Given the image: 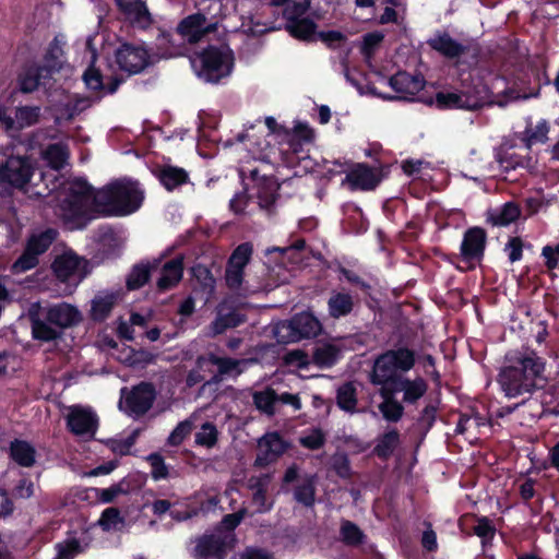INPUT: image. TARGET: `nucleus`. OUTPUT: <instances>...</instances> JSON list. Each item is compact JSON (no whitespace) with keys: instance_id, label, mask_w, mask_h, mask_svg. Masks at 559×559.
I'll return each instance as SVG.
<instances>
[{"instance_id":"2f4dec72","label":"nucleus","mask_w":559,"mask_h":559,"mask_svg":"<svg viewBox=\"0 0 559 559\" xmlns=\"http://www.w3.org/2000/svg\"><path fill=\"white\" fill-rule=\"evenodd\" d=\"M253 403L260 412L272 416L277 412V393L271 388L257 391L253 393Z\"/></svg>"},{"instance_id":"79ce46f5","label":"nucleus","mask_w":559,"mask_h":559,"mask_svg":"<svg viewBox=\"0 0 559 559\" xmlns=\"http://www.w3.org/2000/svg\"><path fill=\"white\" fill-rule=\"evenodd\" d=\"M39 117L38 107H21L15 110V128L23 129L37 122Z\"/></svg>"},{"instance_id":"473e14b6","label":"nucleus","mask_w":559,"mask_h":559,"mask_svg":"<svg viewBox=\"0 0 559 559\" xmlns=\"http://www.w3.org/2000/svg\"><path fill=\"white\" fill-rule=\"evenodd\" d=\"M381 395L384 397V401L379 405V409L383 417L389 421L395 423L400 420L404 411L401 403L392 397L393 393L385 385L381 390Z\"/></svg>"},{"instance_id":"c756f323","label":"nucleus","mask_w":559,"mask_h":559,"mask_svg":"<svg viewBox=\"0 0 559 559\" xmlns=\"http://www.w3.org/2000/svg\"><path fill=\"white\" fill-rule=\"evenodd\" d=\"M158 178L167 190H173L188 180V173L180 167L163 166L158 171Z\"/></svg>"},{"instance_id":"052dcab7","label":"nucleus","mask_w":559,"mask_h":559,"mask_svg":"<svg viewBox=\"0 0 559 559\" xmlns=\"http://www.w3.org/2000/svg\"><path fill=\"white\" fill-rule=\"evenodd\" d=\"M523 243L518 237L511 238L506 245L504 250L508 253L510 262L514 263L522 258Z\"/></svg>"},{"instance_id":"aec40b11","label":"nucleus","mask_w":559,"mask_h":559,"mask_svg":"<svg viewBox=\"0 0 559 559\" xmlns=\"http://www.w3.org/2000/svg\"><path fill=\"white\" fill-rule=\"evenodd\" d=\"M390 85L399 94L400 98L408 99L424 88L425 82L419 75L399 72L390 79Z\"/></svg>"},{"instance_id":"c85d7f7f","label":"nucleus","mask_w":559,"mask_h":559,"mask_svg":"<svg viewBox=\"0 0 559 559\" xmlns=\"http://www.w3.org/2000/svg\"><path fill=\"white\" fill-rule=\"evenodd\" d=\"M272 5L283 9V15L287 23L302 17L310 5V0H272Z\"/></svg>"},{"instance_id":"680f3d73","label":"nucleus","mask_w":559,"mask_h":559,"mask_svg":"<svg viewBox=\"0 0 559 559\" xmlns=\"http://www.w3.org/2000/svg\"><path fill=\"white\" fill-rule=\"evenodd\" d=\"M300 442L304 447L316 450L323 445L324 436L320 430H313L309 435L302 437Z\"/></svg>"},{"instance_id":"de8ad7c7","label":"nucleus","mask_w":559,"mask_h":559,"mask_svg":"<svg viewBox=\"0 0 559 559\" xmlns=\"http://www.w3.org/2000/svg\"><path fill=\"white\" fill-rule=\"evenodd\" d=\"M156 356L144 349L133 350L130 349L129 354L124 358V361L131 367L143 368L155 361Z\"/></svg>"},{"instance_id":"c9c22d12","label":"nucleus","mask_w":559,"mask_h":559,"mask_svg":"<svg viewBox=\"0 0 559 559\" xmlns=\"http://www.w3.org/2000/svg\"><path fill=\"white\" fill-rule=\"evenodd\" d=\"M43 157L51 168L58 170L67 164L69 158V151L63 144H50L43 152Z\"/></svg>"},{"instance_id":"c03bdc74","label":"nucleus","mask_w":559,"mask_h":559,"mask_svg":"<svg viewBox=\"0 0 559 559\" xmlns=\"http://www.w3.org/2000/svg\"><path fill=\"white\" fill-rule=\"evenodd\" d=\"M336 399L340 408L350 413L355 411L357 400L355 389L350 383H346L338 389Z\"/></svg>"},{"instance_id":"a19ab883","label":"nucleus","mask_w":559,"mask_h":559,"mask_svg":"<svg viewBox=\"0 0 559 559\" xmlns=\"http://www.w3.org/2000/svg\"><path fill=\"white\" fill-rule=\"evenodd\" d=\"M152 266L150 264H138L130 272L127 278L129 289H138L142 287L148 280Z\"/></svg>"},{"instance_id":"58836bf2","label":"nucleus","mask_w":559,"mask_h":559,"mask_svg":"<svg viewBox=\"0 0 559 559\" xmlns=\"http://www.w3.org/2000/svg\"><path fill=\"white\" fill-rule=\"evenodd\" d=\"M400 443V435L393 429L385 432L378 441L374 451L380 457H389Z\"/></svg>"},{"instance_id":"5fc2aeb1","label":"nucleus","mask_w":559,"mask_h":559,"mask_svg":"<svg viewBox=\"0 0 559 559\" xmlns=\"http://www.w3.org/2000/svg\"><path fill=\"white\" fill-rule=\"evenodd\" d=\"M98 523L104 530L109 531L117 528L118 524L122 523V519L117 509L108 508L103 512Z\"/></svg>"},{"instance_id":"603ef678","label":"nucleus","mask_w":559,"mask_h":559,"mask_svg":"<svg viewBox=\"0 0 559 559\" xmlns=\"http://www.w3.org/2000/svg\"><path fill=\"white\" fill-rule=\"evenodd\" d=\"M341 535L343 540L350 545H357L362 539V533L359 527L349 521L342 523Z\"/></svg>"},{"instance_id":"4c0bfd02","label":"nucleus","mask_w":559,"mask_h":559,"mask_svg":"<svg viewBox=\"0 0 559 559\" xmlns=\"http://www.w3.org/2000/svg\"><path fill=\"white\" fill-rule=\"evenodd\" d=\"M286 28L294 37L308 40L313 36L316 25L309 19L299 17L295 22L287 23Z\"/></svg>"},{"instance_id":"f257e3e1","label":"nucleus","mask_w":559,"mask_h":559,"mask_svg":"<svg viewBox=\"0 0 559 559\" xmlns=\"http://www.w3.org/2000/svg\"><path fill=\"white\" fill-rule=\"evenodd\" d=\"M143 191L133 181L120 180L93 191L84 180L69 183L57 213L70 229L82 228L95 214L124 216L142 204Z\"/></svg>"},{"instance_id":"e433bc0d","label":"nucleus","mask_w":559,"mask_h":559,"mask_svg":"<svg viewBox=\"0 0 559 559\" xmlns=\"http://www.w3.org/2000/svg\"><path fill=\"white\" fill-rule=\"evenodd\" d=\"M219 432L213 423L206 421L201 425L194 435V443L206 449L214 448L218 442Z\"/></svg>"},{"instance_id":"ea45409f","label":"nucleus","mask_w":559,"mask_h":559,"mask_svg":"<svg viewBox=\"0 0 559 559\" xmlns=\"http://www.w3.org/2000/svg\"><path fill=\"white\" fill-rule=\"evenodd\" d=\"M338 354L340 352L336 346L323 344L316 348L313 359L321 367H330L337 360Z\"/></svg>"},{"instance_id":"bb28decb","label":"nucleus","mask_w":559,"mask_h":559,"mask_svg":"<svg viewBox=\"0 0 559 559\" xmlns=\"http://www.w3.org/2000/svg\"><path fill=\"white\" fill-rule=\"evenodd\" d=\"M93 38L88 37L86 47L90 52L91 64L83 74V80L86 86L91 90L98 91L105 88L104 78L98 68H96V49L92 45Z\"/></svg>"},{"instance_id":"7c9ffc66","label":"nucleus","mask_w":559,"mask_h":559,"mask_svg":"<svg viewBox=\"0 0 559 559\" xmlns=\"http://www.w3.org/2000/svg\"><path fill=\"white\" fill-rule=\"evenodd\" d=\"M429 45L440 53L449 58L462 55L465 48L449 35H439L429 40Z\"/></svg>"},{"instance_id":"20e7f679","label":"nucleus","mask_w":559,"mask_h":559,"mask_svg":"<svg viewBox=\"0 0 559 559\" xmlns=\"http://www.w3.org/2000/svg\"><path fill=\"white\" fill-rule=\"evenodd\" d=\"M27 317L35 340L51 342L61 337L62 331L73 328L82 321L80 310L68 302L29 305Z\"/></svg>"},{"instance_id":"f8f14e48","label":"nucleus","mask_w":559,"mask_h":559,"mask_svg":"<svg viewBox=\"0 0 559 559\" xmlns=\"http://www.w3.org/2000/svg\"><path fill=\"white\" fill-rule=\"evenodd\" d=\"M155 399V391L152 384L141 383L127 393L120 406L131 415H143L146 413Z\"/></svg>"},{"instance_id":"7ed1b4c3","label":"nucleus","mask_w":559,"mask_h":559,"mask_svg":"<svg viewBox=\"0 0 559 559\" xmlns=\"http://www.w3.org/2000/svg\"><path fill=\"white\" fill-rule=\"evenodd\" d=\"M546 365L533 350L512 352L506 356L498 374V383L508 397L531 394L546 385Z\"/></svg>"},{"instance_id":"39448f33","label":"nucleus","mask_w":559,"mask_h":559,"mask_svg":"<svg viewBox=\"0 0 559 559\" xmlns=\"http://www.w3.org/2000/svg\"><path fill=\"white\" fill-rule=\"evenodd\" d=\"M195 74L205 82L216 83L229 75L233 55L228 47H209L191 60Z\"/></svg>"},{"instance_id":"3c124183","label":"nucleus","mask_w":559,"mask_h":559,"mask_svg":"<svg viewBox=\"0 0 559 559\" xmlns=\"http://www.w3.org/2000/svg\"><path fill=\"white\" fill-rule=\"evenodd\" d=\"M473 531L481 539L483 546L491 542L496 532L493 525L487 518L478 519Z\"/></svg>"},{"instance_id":"72a5a7b5","label":"nucleus","mask_w":559,"mask_h":559,"mask_svg":"<svg viewBox=\"0 0 559 559\" xmlns=\"http://www.w3.org/2000/svg\"><path fill=\"white\" fill-rule=\"evenodd\" d=\"M329 313L337 319L347 316L354 306L353 297L345 293H334L328 301Z\"/></svg>"},{"instance_id":"774afa93","label":"nucleus","mask_w":559,"mask_h":559,"mask_svg":"<svg viewBox=\"0 0 559 559\" xmlns=\"http://www.w3.org/2000/svg\"><path fill=\"white\" fill-rule=\"evenodd\" d=\"M240 559H273V557L269 552H266L262 549L247 548L240 555Z\"/></svg>"},{"instance_id":"423d86ee","label":"nucleus","mask_w":559,"mask_h":559,"mask_svg":"<svg viewBox=\"0 0 559 559\" xmlns=\"http://www.w3.org/2000/svg\"><path fill=\"white\" fill-rule=\"evenodd\" d=\"M321 330V324L311 313L296 314L289 321L276 324L274 334L281 343L297 342L301 338L316 336Z\"/></svg>"},{"instance_id":"f3484780","label":"nucleus","mask_w":559,"mask_h":559,"mask_svg":"<svg viewBox=\"0 0 559 559\" xmlns=\"http://www.w3.org/2000/svg\"><path fill=\"white\" fill-rule=\"evenodd\" d=\"M486 233L479 227L469 228L463 237L461 254L466 261H479L484 255Z\"/></svg>"},{"instance_id":"2eb2a0df","label":"nucleus","mask_w":559,"mask_h":559,"mask_svg":"<svg viewBox=\"0 0 559 559\" xmlns=\"http://www.w3.org/2000/svg\"><path fill=\"white\" fill-rule=\"evenodd\" d=\"M119 11L133 26L145 29L153 23L152 14L142 0H115Z\"/></svg>"},{"instance_id":"e2e57ef3","label":"nucleus","mask_w":559,"mask_h":559,"mask_svg":"<svg viewBox=\"0 0 559 559\" xmlns=\"http://www.w3.org/2000/svg\"><path fill=\"white\" fill-rule=\"evenodd\" d=\"M542 254L546 259L547 266L555 269L559 263V243L556 247H544Z\"/></svg>"},{"instance_id":"0eeeda50","label":"nucleus","mask_w":559,"mask_h":559,"mask_svg":"<svg viewBox=\"0 0 559 559\" xmlns=\"http://www.w3.org/2000/svg\"><path fill=\"white\" fill-rule=\"evenodd\" d=\"M194 543L191 551L194 559H224L227 548L233 543V536L230 533L215 530L197 538Z\"/></svg>"},{"instance_id":"13d9d810","label":"nucleus","mask_w":559,"mask_h":559,"mask_svg":"<svg viewBox=\"0 0 559 559\" xmlns=\"http://www.w3.org/2000/svg\"><path fill=\"white\" fill-rule=\"evenodd\" d=\"M57 559H72L74 555L80 552V544L78 540H68L57 544Z\"/></svg>"},{"instance_id":"8fccbe9b","label":"nucleus","mask_w":559,"mask_h":559,"mask_svg":"<svg viewBox=\"0 0 559 559\" xmlns=\"http://www.w3.org/2000/svg\"><path fill=\"white\" fill-rule=\"evenodd\" d=\"M38 264V257L26 246L22 255L13 263L14 273H23Z\"/></svg>"},{"instance_id":"cd10ccee","label":"nucleus","mask_w":559,"mask_h":559,"mask_svg":"<svg viewBox=\"0 0 559 559\" xmlns=\"http://www.w3.org/2000/svg\"><path fill=\"white\" fill-rule=\"evenodd\" d=\"M120 295L118 293L103 292L95 296L92 301V317L94 320H104L117 304Z\"/></svg>"},{"instance_id":"412c9836","label":"nucleus","mask_w":559,"mask_h":559,"mask_svg":"<svg viewBox=\"0 0 559 559\" xmlns=\"http://www.w3.org/2000/svg\"><path fill=\"white\" fill-rule=\"evenodd\" d=\"M243 322L242 316L229 308L226 302L218 305L215 320L209 326L210 335L215 336Z\"/></svg>"},{"instance_id":"338daca9","label":"nucleus","mask_w":559,"mask_h":559,"mask_svg":"<svg viewBox=\"0 0 559 559\" xmlns=\"http://www.w3.org/2000/svg\"><path fill=\"white\" fill-rule=\"evenodd\" d=\"M34 493V484L28 479L20 480V484L15 488V496L17 498L27 499Z\"/></svg>"},{"instance_id":"6e6552de","label":"nucleus","mask_w":559,"mask_h":559,"mask_svg":"<svg viewBox=\"0 0 559 559\" xmlns=\"http://www.w3.org/2000/svg\"><path fill=\"white\" fill-rule=\"evenodd\" d=\"M119 68L129 73L138 74L153 63V56L143 45L122 44L116 51Z\"/></svg>"},{"instance_id":"5701e85b","label":"nucleus","mask_w":559,"mask_h":559,"mask_svg":"<svg viewBox=\"0 0 559 559\" xmlns=\"http://www.w3.org/2000/svg\"><path fill=\"white\" fill-rule=\"evenodd\" d=\"M50 71L45 67H28L19 76V86L23 93H32L39 85H44L49 78Z\"/></svg>"},{"instance_id":"ddd939ff","label":"nucleus","mask_w":559,"mask_h":559,"mask_svg":"<svg viewBox=\"0 0 559 559\" xmlns=\"http://www.w3.org/2000/svg\"><path fill=\"white\" fill-rule=\"evenodd\" d=\"M286 444L277 432L264 435L258 441V454L254 465L258 467H266L277 461L285 452Z\"/></svg>"},{"instance_id":"bf43d9fd","label":"nucleus","mask_w":559,"mask_h":559,"mask_svg":"<svg viewBox=\"0 0 559 559\" xmlns=\"http://www.w3.org/2000/svg\"><path fill=\"white\" fill-rule=\"evenodd\" d=\"M383 40V34L379 32L368 33L364 36L362 52L366 57H370L376 48Z\"/></svg>"},{"instance_id":"f03ea898","label":"nucleus","mask_w":559,"mask_h":559,"mask_svg":"<svg viewBox=\"0 0 559 559\" xmlns=\"http://www.w3.org/2000/svg\"><path fill=\"white\" fill-rule=\"evenodd\" d=\"M414 353L407 348L388 350L377 358L372 371V382L385 385L391 393H403V402L413 404L427 392L426 381L417 377L409 379L399 374L414 367Z\"/></svg>"},{"instance_id":"49530a36","label":"nucleus","mask_w":559,"mask_h":559,"mask_svg":"<svg viewBox=\"0 0 559 559\" xmlns=\"http://www.w3.org/2000/svg\"><path fill=\"white\" fill-rule=\"evenodd\" d=\"M252 253V246L242 243L238 246L229 258L228 265L237 269H245Z\"/></svg>"},{"instance_id":"4d7b16f0","label":"nucleus","mask_w":559,"mask_h":559,"mask_svg":"<svg viewBox=\"0 0 559 559\" xmlns=\"http://www.w3.org/2000/svg\"><path fill=\"white\" fill-rule=\"evenodd\" d=\"M147 460L151 463L152 476L154 479H162L167 477L168 469L164 459L159 454L153 453L148 455Z\"/></svg>"},{"instance_id":"6e6d98bb","label":"nucleus","mask_w":559,"mask_h":559,"mask_svg":"<svg viewBox=\"0 0 559 559\" xmlns=\"http://www.w3.org/2000/svg\"><path fill=\"white\" fill-rule=\"evenodd\" d=\"M225 281L230 289L240 290L243 281V270L227 265L225 272Z\"/></svg>"},{"instance_id":"393cba45","label":"nucleus","mask_w":559,"mask_h":559,"mask_svg":"<svg viewBox=\"0 0 559 559\" xmlns=\"http://www.w3.org/2000/svg\"><path fill=\"white\" fill-rule=\"evenodd\" d=\"M11 459L23 467H32L36 462V450L27 441L14 440L10 444Z\"/></svg>"},{"instance_id":"6ab92c4d","label":"nucleus","mask_w":559,"mask_h":559,"mask_svg":"<svg viewBox=\"0 0 559 559\" xmlns=\"http://www.w3.org/2000/svg\"><path fill=\"white\" fill-rule=\"evenodd\" d=\"M251 179L254 181V189L257 190V198L260 207L270 210L276 199L278 185L272 177L259 176V171L253 169L250 171Z\"/></svg>"},{"instance_id":"69168bd1","label":"nucleus","mask_w":559,"mask_h":559,"mask_svg":"<svg viewBox=\"0 0 559 559\" xmlns=\"http://www.w3.org/2000/svg\"><path fill=\"white\" fill-rule=\"evenodd\" d=\"M241 27L246 34L253 35V36L261 35L270 29V28H266L264 25H262L260 22H254L252 19H249L248 22L243 21L241 24Z\"/></svg>"},{"instance_id":"9d476101","label":"nucleus","mask_w":559,"mask_h":559,"mask_svg":"<svg viewBox=\"0 0 559 559\" xmlns=\"http://www.w3.org/2000/svg\"><path fill=\"white\" fill-rule=\"evenodd\" d=\"M87 262L72 251L56 258L52 267L56 276L62 282L78 285L86 276Z\"/></svg>"},{"instance_id":"dca6fc26","label":"nucleus","mask_w":559,"mask_h":559,"mask_svg":"<svg viewBox=\"0 0 559 559\" xmlns=\"http://www.w3.org/2000/svg\"><path fill=\"white\" fill-rule=\"evenodd\" d=\"M485 99V92H477L475 95L462 93H438L436 103L440 108H457L475 110L479 108Z\"/></svg>"},{"instance_id":"4be33fe9","label":"nucleus","mask_w":559,"mask_h":559,"mask_svg":"<svg viewBox=\"0 0 559 559\" xmlns=\"http://www.w3.org/2000/svg\"><path fill=\"white\" fill-rule=\"evenodd\" d=\"M345 181L354 190H372L379 183L380 178L372 168L357 165L347 174Z\"/></svg>"},{"instance_id":"864d4df0","label":"nucleus","mask_w":559,"mask_h":559,"mask_svg":"<svg viewBox=\"0 0 559 559\" xmlns=\"http://www.w3.org/2000/svg\"><path fill=\"white\" fill-rule=\"evenodd\" d=\"M269 483V476L265 475L260 478H251L250 485L251 487H257V491L253 495V502L258 506L259 511H265L267 508H265V492H264V486Z\"/></svg>"},{"instance_id":"a878e982","label":"nucleus","mask_w":559,"mask_h":559,"mask_svg":"<svg viewBox=\"0 0 559 559\" xmlns=\"http://www.w3.org/2000/svg\"><path fill=\"white\" fill-rule=\"evenodd\" d=\"M521 211L512 202L503 204L501 207L492 209L487 212V221L493 226H508L519 218Z\"/></svg>"},{"instance_id":"4468645a","label":"nucleus","mask_w":559,"mask_h":559,"mask_svg":"<svg viewBox=\"0 0 559 559\" xmlns=\"http://www.w3.org/2000/svg\"><path fill=\"white\" fill-rule=\"evenodd\" d=\"M67 425L76 436L93 435L96 430V415L82 406H71L68 409Z\"/></svg>"},{"instance_id":"09e8293b","label":"nucleus","mask_w":559,"mask_h":559,"mask_svg":"<svg viewBox=\"0 0 559 559\" xmlns=\"http://www.w3.org/2000/svg\"><path fill=\"white\" fill-rule=\"evenodd\" d=\"M549 127L545 120L539 121L535 128L527 129L525 132L526 145L531 147L537 143H545L547 141V134Z\"/></svg>"},{"instance_id":"0e129e2a","label":"nucleus","mask_w":559,"mask_h":559,"mask_svg":"<svg viewBox=\"0 0 559 559\" xmlns=\"http://www.w3.org/2000/svg\"><path fill=\"white\" fill-rule=\"evenodd\" d=\"M242 515L240 513L227 514L222 521V527H218L217 530L230 533L234 537L233 530L240 523Z\"/></svg>"},{"instance_id":"a18cd8bd","label":"nucleus","mask_w":559,"mask_h":559,"mask_svg":"<svg viewBox=\"0 0 559 559\" xmlns=\"http://www.w3.org/2000/svg\"><path fill=\"white\" fill-rule=\"evenodd\" d=\"M194 427V420L191 416L182 421H180L175 429L170 432L168 437V444L170 445H179L182 441L190 435Z\"/></svg>"},{"instance_id":"b1692460","label":"nucleus","mask_w":559,"mask_h":559,"mask_svg":"<svg viewBox=\"0 0 559 559\" xmlns=\"http://www.w3.org/2000/svg\"><path fill=\"white\" fill-rule=\"evenodd\" d=\"M182 272L183 265L181 258H176L166 262L162 267L160 277L157 280L158 289L167 290L173 288L181 280Z\"/></svg>"},{"instance_id":"1a4fd4ad","label":"nucleus","mask_w":559,"mask_h":559,"mask_svg":"<svg viewBox=\"0 0 559 559\" xmlns=\"http://www.w3.org/2000/svg\"><path fill=\"white\" fill-rule=\"evenodd\" d=\"M33 167L27 158L0 154V178L23 188L31 179Z\"/></svg>"},{"instance_id":"37998d69","label":"nucleus","mask_w":559,"mask_h":559,"mask_svg":"<svg viewBox=\"0 0 559 559\" xmlns=\"http://www.w3.org/2000/svg\"><path fill=\"white\" fill-rule=\"evenodd\" d=\"M314 481L312 477H308L302 480L300 485H298L295 489V499L307 506L310 507L314 502Z\"/></svg>"},{"instance_id":"a211bd4d","label":"nucleus","mask_w":559,"mask_h":559,"mask_svg":"<svg viewBox=\"0 0 559 559\" xmlns=\"http://www.w3.org/2000/svg\"><path fill=\"white\" fill-rule=\"evenodd\" d=\"M245 362V360L218 357L213 354L198 358V367L200 369L217 367V374H214L212 379L214 382H218L221 377L225 374L241 373L242 370L239 366Z\"/></svg>"},{"instance_id":"f704fd0d","label":"nucleus","mask_w":559,"mask_h":559,"mask_svg":"<svg viewBox=\"0 0 559 559\" xmlns=\"http://www.w3.org/2000/svg\"><path fill=\"white\" fill-rule=\"evenodd\" d=\"M57 230L53 228H48L44 231L35 233L33 234L28 241L27 247L29 250H32L37 257H39L41 253H44L50 245L56 240L57 238Z\"/></svg>"},{"instance_id":"9b49d317","label":"nucleus","mask_w":559,"mask_h":559,"mask_svg":"<svg viewBox=\"0 0 559 559\" xmlns=\"http://www.w3.org/2000/svg\"><path fill=\"white\" fill-rule=\"evenodd\" d=\"M178 34L182 39L190 44H195L215 33L217 23L210 21L202 13H194L185 17L177 27Z\"/></svg>"}]
</instances>
